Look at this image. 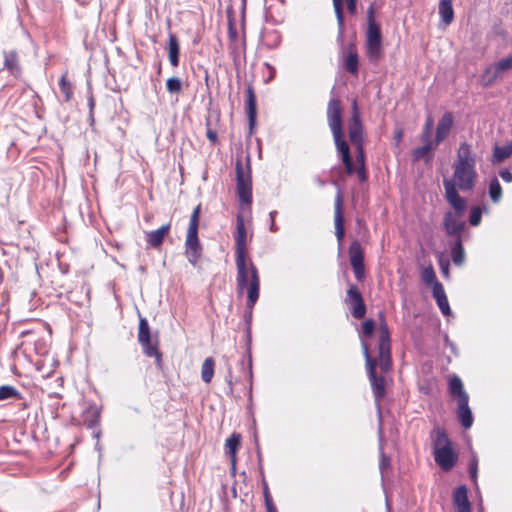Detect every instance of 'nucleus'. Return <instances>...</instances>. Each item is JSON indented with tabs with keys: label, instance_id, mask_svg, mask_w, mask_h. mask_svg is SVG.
<instances>
[{
	"label": "nucleus",
	"instance_id": "nucleus-47",
	"mask_svg": "<svg viewBox=\"0 0 512 512\" xmlns=\"http://www.w3.org/2000/svg\"><path fill=\"white\" fill-rule=\"evenodd\" d=\"M372 25L379 26L374 20V8L371 6L368 9V27H371Z\"/></svg>",
	"mask_w": 512,
	"mask_h": 512
},
{
	"label": "nucleus",
	"instance_id": "nucleus-38",
	"mask_svg": "<svg viewBox=\"0 0 512 512\" xmlns=\"http://www.w3.org/2000/svg\"><path fill=\"white\" fill-rule=\"evenodd\" d=\"M199 215H200V206H197L191 215V219H190V223H189V227H188L189 230H198Z\"/></svg>",
	"mask_w": 512,
	"mask_h": 512
},
{
	"label": "nucleus",
	"instance_id": "nucleus-13",
	"mask_svg": "<svg viewBox=\"0 0 512 512\" xmlns=\"http://www.w3.org/2000/svg\"><path fill=\"white\" fill-rule=\"evenodd\" d=\"M461 216L452 212H447L444 216V228L448 235H459L464 229V222L460 220Z\"/></svg>",
	"mask_w": 512,
	"mask_h": 512
},
{
	"label": "nucleus",
	"instance_id": "nucleus-19",
	"mask_svg": "<svg viewBox=\"0 0 512 512\" xmlns=\"http://www.w3.org/2000/svg\"><path fill=\"white\" fill-rule=\"evenodd\" d=\"M452 2L453 0H440L439 2V15L446 26L451 24L454 19Z\"/></svg>",
	"mask_w": 512,
	"mask_h": 512
},
{
	"label": "nucleus",
	"instance_id": "nucleus-5",
	"mask_svg": "<svg viewBox=\"0 0 512 512\" xmlns=\"http://www.w3.org/2000/svg\"><path fill=\"white\" fill-rule=\"evenodd\" d=\"M512 69V55L502 58L499 61L489 65L480 75V85L484 88L491 87L497 80Z\"/></svg>",
	"mask_w": 512,
	"mask_h": 512
},
{
	"label": "nucleus",
	"instance_id": "nucleus-27",
	"mask_svg": "<svg viewBox=\"0 0 512 512\" xmlns=\"http://www.w3.org/2000/svg\"><path fill=\"white\" fill-rule=\"evenodd\" d=\"M451 393L458 398V402H461L462 397H468L463 390L462 381L458 377H454L449 383Z\"/></svg>",
	"mask_w": 512,
	"mask_h": 512
},
{
	"label": "nucleus",
	"instance_id": "nucleus-28",
	"mask_svg": "<svg viewBox=\"0 0 512 512\" xmlns=\"http://www.w3.org/2000/svg\"><path fill=\"white\" fill-rule=\"evenodd\" d=\"M452 259L455 265H462L465 259L464 248L461 241L458 240L452 248Z\"/></svg>",
	"mask_w": 512,
	"mask_h": 512
},
{
	"label": "nucleus",
	"instance_id": "nucleus-32",
	"mask_svg": "<svg viewBox=\"0 0 512 512\" xmlns=\"http://www.w3.org/2000/svg\"><path fill=\"white\" fill-rule=\"evenodd\" d=\"M139 340L143 344H148L150 341L149 327L145 319H141L139 325Z\"/></svg>",
	"mask_w": 512,
	"mask_h": 512
},
{
	"label": "nucleus",
	"instance_id": "nucleus-7",
	"mask_svg": "<svg viewBox=\"0 0 512 512\" xmlns=\"http://www.w3.org/2000/svg\"><path fill=\"white\" fill-rule=\"evenodd\" d=\"M237 174V192L240 202L245 205L251 203V181L248 173H245L241 163H237L236 166Z\"/></svg>",
	"mask_w": 512,
	"mask_h": 512
},
{
	"label": "nucleus",
	"instance_id": "nucleus-18",
	"mask_svg": "<svg viewBox=\"0 0 512 512\" xmlns=\"http://www.w3.org/2000/svg\"><path fill=\"white\" fill-rule=\"evenodd\" d=\"M335 229L338 240H341L344 236L341 194H338L335 200Z\"/></svg>",
	"mask_w": 512,
	"mask_h": 512
},
{
	"label": "nucleus",
	"instance_id": "nucleus-39",
	"mask_svg": "<svg viewBox=\"0 0 512 512\" xmlns=\"http://www.w3.org/2000/svg\"><path fill=\"white\" fill-rule=\"evenodd\" d=\"M433 124H434L433 118L431 116H429L426 119L421 139H430V134H431Z\"/></svg>",
	"mask_w": 512,
	"mask_h": 512
},
{
	"label": "nucleus",
	"instance_id": "nucleus-25",
	"mask_svg": "<svg viewBox=\"0 0 512 512\" xmlns=\"http://www.w3.org/2000/svg\"><path fill=\"white\" fill-rule=\"evenodd\" d=\"M178 56H179L178 40L174 34H170V36H169V59H170V63L174 67H176L178 65Z\"/></svg>",
	"mask_w": 512,
	"mask_h": 512
},
{
	"label": "nucleus",
	"instance_id": "nucleus-33",
	"mask_svg": "<svg viewBox=\"0 0 512 512\" xmlns=\"http://www.w3.org/2000/svg\"><path fill=\"white\" fill-rule=\"evenodd\" d=\"M421 277H422L423 282H425L426 284H429V285H434V283L438 282L436 280L435 272L431 266L423 269Z\"/></svg>",
	"mask_w": 512,
	"mask_h": 512
},
{
	"label": "nucleus",
	"instance_id": "nucleus-41",
	"mask_svg": "<svg viewBox=\"0 0 512 512\" xmlns=\"http://www.w3.org/2000/svg\"><path fill=\"white\" fill-rule=\"evenodd\" d=\"M355 307L353 309V316L355 318H362L365 314V306H364V303H363V300H360V302H355Z\"/></svg>",
	"mask_w": 512,
	"mask_h": 512
},
{
	"label": "nucleus",
	"instance_id": "nucleus-2",
	"mask_svg": "<svg viewBox=\"0 0 512 512\" xmlns=\"http://www.w3.org/2000/svg\"><path fill=\"white\" fill-rule=\"evenodd\" d=\"M237 285L240 292L248 290V304L254 305L259 296V275L254 264L246 256H236Z\"/></svg>",
	"mask_w": 512,
	"mask_h": 512
},
{
	"label": "nucleus",
	"instance_id": "nucleus-16",
	"mask_svg": "<svg viewBox=\"0 0 512 512\" xmlns=\"http://www.w3.org/2000/svg\"><path fill=\"white\" fill-rule=\"evenodd\" d=\"M458 417L465 428L472 425V413L468 407V397H462L461 402H458Z\"/></svg>",
	"mask_w": 512,
	"mask_h": 512
},
{
	"label": "nucleus",
	"instance_id": "nucleus-34",
	"mask_svg": "<svg viewBox=\"0 0 512 512\" xmlns=\"http://www.w3.org/2000/svg\"><path fill=\"white\" fill-rule=\"evenodd\" d=\"M17 395V390L12 386L5 385L0 387V401L16 397Z\"/></svg>",
	"mask_w": 512,
	"mask_h": 512
},
{
	"label": "nucleus",
	"instance_id": "nucleus-10",
	"mask_svg": "<svg viewBox=\"0 0 512 512\" xmlns=\"http://www.w3.org/2000/svg\"><path fill=\"white\" fill-rule=\"evenodd\" d=\"M351 266L357 279L364 276L363 251L358 242H353L349 248Z\"/></svg>",
	"mask_w": 512,
	"mask_h": 512
},
{
	"label": "nucleus",
	"instance_id": "nucleus-31",
	"mask_svg": "<svg viewBox=\"0 0 512 512\" xmlns=\"http://www.w3.org/2000/svg\"><path fill=\"white\" fill-rule=\"evenodd\" d=\"M343 2L344 0H333V6L337 16V22L340 30V37H342L343 33Z\"/></svg>",
	"mask_w": 512,
	"mask_h": 512
},
{
	"label": "nucleus",
	"instance_id": "nucleus-52",
	"mask_svg": "<svg viewBox=\"0 0 512 512\" xmlns=\"http://www.w3.org/2000/svg\"><path fill=\"white\" fill-rule=\"evenodd\" d=\"M357 148H358V161L361 163V168H363V165H364V155H363L361 144L357 145Z\"/></svg>",
	"mask_w": 512,
	"mask_h": 512
},
{
	"label": "nucleus",
	"instance_id": "nucleus-46",
	"mask_svg": "<svg viewBox=\"0 0 512 512\" xmlns=\"http://www.w3.org/2000/svg\"><path fill=\"white\" fill-rule=\"evenodd\" d=\"M375 324L372 320H366L363 323L362 329L366 336H371L374 331Z\"/></svg>",
	"mask_w": 512,
	"mask_h": 512
},
{
	"label": "nucleus",
	"instance_id": "nucleus-50",
	"mask_svg": "<svg viewBox=\"0 0 512 512\" xmlns=\"http://www.w3.org/2000/svg\"><path fill=\"white\" fill-rule=\"evenodd\" d=\"M207 138L212 142V143H216L217 142V133L215 131H213L212 129H208L207 130Z\"/></svg>",
	"mask_w": 512,
	"mask_h": 512
},
{
	"label": "nucleus",
	"instance_id": "nucleus-8",
	"mask_svg": "<svg viewBox=\"0 0 512 512\" xmlns=\"http://www.w3.org/2000/svg\"><path fill=\"white\" fill-rule=\"evenodd\" d=\"M443 185L445 188V195L447 201L456 210L454 214L462 216L466 207V203L464 199L458 195L455 183H452V180H444Z\"/></svg>",
	"mask_w": 512,
	"mask_h": 512
},
{
	"label": "nucleus",
	"instance_id": "nucleus-4",
	"mask_svg": "<svg viewBox=\"0 0 512 512\" xmlns=\"http://www.w3.org/2000/svg\"><path fill=\"white\" fill-rule=\"evenodd\" d=\"M434 456L435 461L446 471L450 470L457 460V454L453 451L448 437L441 430L436 431Z\"/></svg>",
	"mask_w": 512,
	"mask_h": 512
},
{
	"label": "nucleus",
	"instance_id": "nucleus-55",
	"mask_svg": "<svg viewBox=\"0 0 512 512\" xmlns=\"http://www.w3.org/2000/svg\"><path fill=\"white\" fill-rule=\"evenodd\" d=\"M266 501L268 506V512H276L275 509L269 504L268 496L266 495Z\"/></svg>",
	"mask_w": 512,
	"mask_h": 512
},
{
	"label": "nucleus",
	"instance_id": "nucleus-11",
	"mask_svg": "<svg viewBox=\"0 0 512 512\" xmlns=\"http://www.w3.org/2000/svg\"><path fill=\"white\" fill-rule=\"evenodd\" d=\"M379 365L382 370H388L390 366L389 356V342H388V330L387 327L381 326L380 328V343H379Z\"/></svg>",
	"mask_w": 512,
	"mask_h": 512
},
{
	"label": "nucleus",
	"instance_id": "nucleus-24",
	"mask_svg": "<svg viewBox=\"0 0 512 512\" xmlns=\"http://www.w3.org/2000/svg\"><path fill=\"white\" fill-rule=\"evenodd\" d=\"M215 362L213 358H206L201 369V378L205 383L211 382L214 375Z\"/></svg>",
	"mask_w": 512,
	"mask_h": 512
},
{
	"label": "nucleus",
	"instance_id": "nucleus-26",
	"mask_svg": "<svg viewBox=\"0 0 512 512\" xmlns=\"http://www.w3.org/2000/svg\"><path fill=\"white\" fill-rule=\"evenodd\" d=\"M247 112L250 124L253 125L256 114V98L251 87L247 89Z\"/></svg>",
	"mask_w": 512,
	"mask_h": 512
},
{
	"label": "nucleus",
	"instance_id": "nucleus-22",
	"mask_svg": "<svg viewBox=\"0 0 512 512\" xmlns=\"http://www.w3.org/2000/svg\"><path fill=\"white\" fill-rule=\"evenodd\" d=\"M240 435L238 434H232L227 440H226V447L230 453L231 456V464L232 468H235L236 464V452L240 445Z\"/></svg>",
	"mask_w": 512,
	"mask_h": 512
},
{
	"label": "nucleus",
	"instance_id": "nucleus-17",
	"mask_svg": "<svg viewBox=\"0 0 512 512\" xmlns=\"http://www.w3.org/2000/svg\"><path fill=\"white\" fill-rule=\"evenodd\" d=\"M365 356L367 365L369 366L370 377L372 379L377 396L381 397L384 393V380L375 376V363L370 358L367 349L365 348Z\"/></svg>",
	"mask_w": 512,
	"mask_h": 512
},
{
	"label": "nucleus",
	"instance_id": "nucleus-12",
	"mask_svg": "<svg viewBox=\"0 0 512 512\" xmlns=\"http://www.w3.org/2000/svg\"><path fill=\"white\" fill-rule=\"evenodd\" d=\"M454 124L453 115L449 112L445 113L439 120L436 127L435 144L438 145L449 135Z\"/></svg>",
	"mask_w": 512,
	"mask_h": 512
},
{
	"label": "nucleus",
	"instance_id": "nucleus-43",
	"mask_svg": "<svg viewBox=\"0 0 512 512\" xmlns=\"http://www.w3.org/2000/svg\"><path fill=\"white\" fill-rule=\"evenodd\" d=\"M6 66L9 68L10 71L18 70L17 67V58L14 53H10L6 56Z\"/></svg>",
	"mask_w": 512,
	"mask_h": 512
},
{
	"label": "nucleus",
	"instance_id": "nucleus-36",
	"mask_svg": "<svg viewBox=\"0 0 512 512\" xmlns=\"http://www.w3.org/2000/svg\"><path fill=\"white\" fill-rule=\"evenodd\" d=\"M489 192H490L491 199L494 202H497L500 199L502 191H501V186L497 180H493L491 182Z\"/></svg>",
	"mask_w": 512,
	"mask_h": 512
},
{
	"label": "nucleus",
	"instance_id": "nucleus-21",
	"mask_svg": "<svg viewBox=\"0 0 512 512\" xmlns=\"http://www.w3.org/2000/svg\"><path fill=\"white\" fill-rule=\"evenodd\" d=\"M170 229V225H164L158 230L152 231L147 235V241L154 247L159 246L165 236L168 234Z\"/></svg>",
	"mask_w": 512,
	"mask_h": 512
},
{
	"label": "nucleus",
	"instance_id": "nucleus-15",
	"mask_svg": "<svg viewBox=\"0 0 512 512\" xmlns=\"http://www.w3.org/2000/svg\"><path fill=\"white\" fill-rule=\"evenodd\" d=\"M453 500L457 512H471L470 503L467 497V488L465 486H459L455 489L453 493Z\"/></svg>",
	"mask_w": 512,
	"mask_h": 512
},
{
	"label": "nucleus",
	"instance_id": "nucleus-56",
	"mask_svg": "<svg viewBox=\"0 0 512 512\" xmlns=\"http://www.w3.org/2000/svg\"><path fill=\"white\" fill-rule=\"evenodd\" d=\"M0 512H2V511L0 510Z\"/></svg>",
	"mask_w": 512,
	"mask_h": 512
},
{
	"label": "nucleus",
	"instance_id": "nucleus-51",
	"mask_svg": "<svg viewBox=\"0 0 512 512\" xmlns=\"http://www.w3.org/2000/svg\"><path fill=\"white\" fill-rule=\"evenodd\" d=\"M346 2L349 12L354 14L356 12V0H346Z\"/></svg>",
	"mask_w": 512,
	"mask_h": 512
},
{
	"label": "nucleus",
	"instance_id": "nucleus-9",
	"mask_svg": "<svg viewBox=\"0 0 512 512\" xmlns=\"http://www.w3.org/2000/svg\"><path fill=\"white\" fill-rule=\"evenodd\" d=\"M198 230H189L186 238V254L192 264H196L201 255V245L197 236Z\"/></svg>",
	"mask_w": 512,
	"mask_h": 512
},
{
	"label": "nucleus",
	"instance_id": "nucleus-29",
	"mask_svg": "<svg viewBox=\"0 0 512 512\" xmlns=\"http://www.w3.org/2000/svg\"><path fill=\"white\" fill-rule=\"evenodd\" d=\"M422 141L424 142V146L420 147V148H417L414 151L415 158H417V159H419L420 157H423L430 150L434 149L437 146L435 144V142L430 140V139H422Z\"/></svg>",
	"mask_w": 512,
	"mask_h": 512
},
{
	"label": "nucleus",
	"instance_id": "nucleus-3",
	"mask_svg": "<svg viewBox=\"0 0 512 512\" xmlns=\"http://www.w3.org/2000/svg\"><path fill=\"white\" fill-rule=\"evenodd\" d=\"M341 106L337 99L330 100L328 104L327 114L329 126L331 128L337 149L342 155V160L348 174L354 171L352 159L349 153L347 143L342 139V120H341Z\"/></svg>",
	"mask_w": 512,
	"mask_h": 512
},
{
	"label": "nucleus",
	"instance_id": "nucleus-53",
	"mask_svg": "<svg viewBox=\"0 0 512 512\" xmlns=\"http://www.w3.org/2000/svg\"><path fill=\"white\" fill-rule=\"evenodd\" d=\"M402 137H403V130L396 129L394 132V138H395L397 144L400 143Z\"/></svg>",
	"mask_w": 512,
	"mask_h": 512
},
{
	"label": "nucleus",
	"instance_id": "nucleus-20",
	"mask_svg": "<svg viewBox=\"0 0 512 512\" xmlns=\"http://www.w3.org/2000/svg\"><path fill=\"white\" fill-rule=\"evenodd\" d=\"M246 240H247V235H246V231H245V227H244V222L241 218H238L237 238H236V243H237L236 254H237V256H239V255L246 256V251H245Z\"/></svg>",
	"mask_w": 512,
	"mask_h": 512
},
{
	"label": "nucleus",
	"instance_id": "nucleus-45",
	"mask_svg": "<svg viewBox=\"0 0 512 512\" xmlns=\"http://www.w3.org/2000/svg\"><path fill=\"white\" fill-rule=\"evenodd\" d=\"M432 294L435 299L446 295L441 283L437 282L432 285Z\"/></svg>",
	"mask_w": 512,
	"mask_h": 512
},
{
	"label": "nucleus",
	"instance_id": "nucleus-44",
	"mask_svg": "<svg viewBox=\"0 0 512 512\" xmlns=\"http://www.w3.org/2000/svg\"><path fill=\"white\" fill-rule=\"evenodd\" d=\"M348 296L353 301V303L360 302V300H363L360 292L355 286L350 287V289L348 290Z\"/></svg>",
	"mask_w": 512,
	"mask_h": 512
},
{
	"label": "nucleus",
	"instance_id": "nucleus-42",
	"mask_svg": "<svg viewBox=\"0 0 512 512\" xmlns=\"http://www.w3.org/2000/svg\"><path fill=\"white\" fill-rule=\"evenodd\" d=\"M471 225L477 226L481 221V210L477 207L471 210V215L469 219Z\"/></svg>",
	"mask_w": 512,
	"mask_h": 512
},
{
	"label": "nucleus",
	"instance_id": "nucleus-54",
	"mask_svg": "<svg viewBox=\"0 0 512 512\" xmlns=\"http://www.w3.org/2000/svg\"><path fill=\"white\" fill-rule=\"evenodd\" d=\"M476 469H477V463H476V461H473L471 464V468H470L472 477L476 476Z\"/></svg>",
	"mask_w": 512,
	"mask_h": 512
},
{
	"label": "nucleus",
	"instance_id": "nucleus-49",
	"mask_svg": "<svg viewBox=\"0 0 512 512\" xmlns=\"http://www.w3.org/2000/svg\"><path fill=\"white\" fill-rule=\"evenodd\" d=\"M440 266H441V270H442L443 274L446 277H448L449 276V263H448V261L441 260L440 261Z\"/></svg>",
	"mask_w": 512,
	"mask_h": 512
},
{
	"label": "nucleus",
	"instance_id": "nucleus-30",
	"mask_svg": "<svg viewBox=\"0 0 512 512\" xmlns=\"http://www.w3.org/2000/svg\"><path fill=\"white\" fill-rule=\"evenodd\" d=\"M512 154V143L502 147H495L494 156L498 161L508 158Z\"/></svg>",
	"mask_w": 512,
	"mask_h": 512
},
{
	"label": "nucleus",
	"instance_id": "nucleus-6",
	"mask_svg": "<svg viewBox=\"0 0 512 512\" xmlns=\"http://www.w3.org/2000/svg\"><path fill=\"white\" fill-rule=\"evenodd\" d=\"M382 37L379 26H371L367 28L366 33V52L371 61H377L381 57Z\"/></svg>",
	"mask_w": 512,
	"mask_h": 512
},
{
	"label": "nucleus",
	"instance_id": "nucleus-1",
	"mask_svg": "<svg viewBox=\"0 0 512 512\" xmlns=\"http://www.w3.org/2000/svg\"><path fill=\"white\" fill-rule=\"evenodd\" d=\"M476 157L468 143H462L453 163L452 183L460 190H471L474 186L477 173L475 170Z\"/></svg>",
	"mask_w": 512,
	"mask_h": 512
},
{
	"label": "nucleus",
	"instance_id": "nucleus-14",
	"mask_svg": "<svg viewBox=\"0 0 512 512\" xmlns=\"http://www.w3.org/2000/svg\"><path fill=\"white\" fill-rule=\"evenodd\" d=\"M349 137L353 144L359 145L362 141V125L359 119V114L356 109V103H354V111L352 122L349 126Z\"/></svg>",
	"mask_w": 512,
	"mask_h": 512
},
{
	"label": "nucleus",
	"instance_id": "nucleus-35",
	"mask_svg": "<svg viewBox=\"0 0 512 512\" xmlns=\"http://www.w3.org/2000/svg\"><path fill=\"white\" fill-rule=\"evenodd\" d=\"M166 86L170 93H178L181 90L182 82L177 77H171L167 80Z\"/></svg>",
	"mask_w": 512,
	"mask_h": 512
},
{
	"label": "nucleus",
	"instance_id": "nucleus-23",
	"mask_svg": "<svg viewBox=\"0 0 512 512\" xmlns=\"http://www.w3.org/2000/svg\"><path fill=\"white\" fill-rule=\"evenodd\" d=\"M345 67L352 74H355L358 70V55L353 45L348 47Z\"/></svg>",
	"mask_w": 512,
	"mask_h": 512
},
{
	"label": "nucleus",
	"instance_id": "nucleus-37",
	"mask_svg": "<svg viewBox=\"0 0 512 512\" xmlns=\"http://www.w3.org/2000/svg\"><path fill=\"white\" fill-rule=\"evenodd\" d=\"M60 87H61L62 93H64V95H65L66 100H69L72 95V89H71L70 83L67 81L65 76L61 77Z\"/></svg>",
	"mask_w": 512,
	"mask_h": 512
},
{
	"label": "nucleus",
	"instance_id": "nucleus-40",
	"mask_svg": "<svg viewBox=\"0 0 512 512\" xmlns=\"http://www.w3.org/2000/svg\"><path fill=\"white\" fill-rule=\"evenodd\" d=\"M436 302L443 314H450V307L446 295L436 299Z\"/></svg>",
	"mask_w": 512,
	"mask_h": 512
},
{
	"label": "nucleus",
	"instance_id": "nucleus-48",
	"mask_svg": "<svg viewBox=\"0 0 512 512\" xmlns=\"http://www.w3.org/2000/svg\"><path fill=\"white\" fill-rule=\"evenodd\" d=\"M500 177L502 178V180H504L505 182H511L512 181V174L510 171L508 170H502L500 172Z\"/></svg>",
	"mask_w": 512,
	"mask_h": 512
}]
</instances>
